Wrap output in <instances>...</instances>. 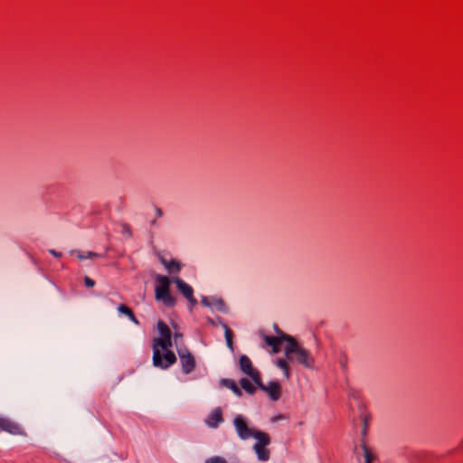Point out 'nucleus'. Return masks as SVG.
Masks as SVG:
<instances>
[{
  "instance_id": "35",
  "label": "nucleus",
  "mask_w": 463,
  "mask_h": 463,
  "mask_svg": "<svg viewBox=\"0 0 463 463\" xmlns=\"http://www.w3.org/2000/svg\"><path fill=\"white\" fill-rule=\"evenodd\" d=\"M156 214L157 216H161L162 215V211L160 209H156Z\"/></svg>"
},
{
  "instance_id": "14",
  "label": "nucleus",
  "mask_w": 463,
  "mask_h": 463,
  "mask_svg": "<svg viewBox=\"0 0 463 463\" xmlns=\"http://www.w3.org/2000/svg\"><path fill=\"white\" fill-rule=\"evenodd\" d=\"M211 299H212V301H211L212 307L211 308H215L216 310H218L222 313L228 312L226 304L224 303V301L222 298H216V297H211Z\"/></svg>"
},
{
  "instance_id": "26",
  "label": "nucleus",
  "mask_w": 463,
  "mask_h": 463,
  "mask_svg": "<svg viewBox=\"0 0 463 463\" xmlns=\"http://www.w3.org/2000/svg\"><path fill=\"white\" fill-rule=\"evenodd\" d=\"M187 301L189 302L191 307H194L197 304L196 298L192 295V298H187Z\"/></svg>"
},
{
  "instance_id": "27",
  "label": "nucleus",
  "mask_w": 463,
  "mask_h": 463,
  "mask_svg": "<svg viewBox=\"0 0 463 463\" xmlns=\"http://www.w3.org/2000/svg\"><path fill=\"white\" fill-rule=\"evenodd\" d=\"M49 252L55 258H61L62 255L61 252L56 251L55 250H49Z\"/></svg>"
},
{
  "instance_id": "30",
  "label": "nucleus",
  "mask_w": 463,
  "mask_h": 463,
  "mask_svg": "<svg viewBox=\"0 0 463 463\" xmlns=\"http://www.w3.org/2000/svg\"><path fill=\"white\" fill-rule=\"evenodd\" d=\"M128 318H129L133 323H135L136 325H138V324H139V323H138V320L136 318V317H135L134 313H133V314H132V316H130Z\"/></svg>"
},
{
  "instance_id": "12",
  "label": "nucleus",
  "mask_w": 463,
  "mask_h": 463,
  "mask_svg": "<svg viewBox=\"0 0 463 463\" xmlns=\"http://www.w3.org/2000/svg\"><path fill=\"white\" fill-rule=\"evenodd\" d=\"M220 384L225 388L230 389L236 396L242 395L241 390L238 387L237 383L232 379H222Z\"/></svg>"
},
{
  "instance_id": "32",
  "label": "nucleus",
  "mask_w": 463,
  "mask_h": 463,
  "mask_svg": "<svg viewBox=\"0 0 463 463\" xmlns=\"http://www.w3.org/2000/svg\"><path fill=\"white\" fill-rule=\"evenodd\" d=\"M274 330L278 335H281V333H283L276 324L274 325Z\"/></svg>"
},
{
  "instance_id": "8",
  "label": "nucleus",
  "mask_w": 463,
  "mask_h": 463,
  "mask_svg": "<svg viewBox=\"0 0 463 463\" xmlns=\"http://www.w3.org/2000/svg\"><path fill=\"white\" fill-rule=\"evenodd\" d=\"M239 365L241 371L250 377V379L255 383L260 376V372L253 367V364L250 359L246 354H241L239 358Z\"/></svg>"
},
{
  "instance_id": "4",
  "label": "nucleus",
  "mask_w": 463,
  "mask_h": 463,
  "mask_svg": "<svg viewBox=\"0 0 463 463\" xmlns=\"http://www.w3.org/2000/svg\"><path fill=\"white\" fill-rule=\"evenodd\" d=\"M256 443L253 445L252 449L257 455V458L261 462H266L270 458V451L266 447L270 444L269 436L264 432L256 433Z\"/></svg>"
},
{
  "instance_id": "34",
  "label": "nucleus",
  "mask_w": 463,
  "mask_h": 463,
  "mask_svg": "<svg viewBox=\"0 0 463 463\" xmlns=\"http://www.w3.org/2000/svg\"><path fill=\"white\" fill-rule=\"evenodd\" d=\"M282 418H283V417H282V415H279V416H277V417H275V418L273 419V421H276V420H281Z\"/></svg>"
},
{
  "instance_id": "17",
  "label": "nucleus",
  "mask_w": 463,
  "mask_h": 463,
  "mask_svg": "<svg viewBox=\"0 0 463 463\" xmlns=\"http://www.w3.org/2000/svg\"><path fill=\"white\" fill-rule=\"evenodd\" d=\"M276 364L278 367H279L283 371L284 376L287 379H289L290 372H289L288 362L282 358H279L277 360Z\"/></svg>"
},
{
  "instance_id": "3",
  "label": "nucleus",
  "mask_w": 463,
  "mask_h": 463,
  "mask_svg": "<svg viewBox=\"0 0 463 463\" xmlns=\"http://www.w3.org/2000/svg\"><path fill=\"white\" fill-rule=\"evenodd\" d=\"M284 338L287 343L284 352L288 361L297 363L307 369L313 368L315 359L311 353L302 347L293 336H286Z\"/></svg>"
},
{
  "instance_id": "13",
  "label": "nucleus",
  "mask_w": 463,
  "mask_h": 463,
  "mask_svg": "<svg viewBox=\"0 0 463 463\" xmlns=\"http://www.w3.org/2000/svg\"><path fill=\"white\" fill-rule=\"evenodd\" d=\"M286 336H290L289 335H287L285 333H281V335H278V336H269V335H265L264 336V341L265 343L269 345V346H272V345H281L283 342H286V339L284 337Z\"/></svg>"
},
{
  "instance_id": "7",
  "label": "nucleus",
  "mask_w": 463,
  "mask_h": 463,
  "mask_svg": "<svg viewBox=\"0 0 463 463\" xmlns=\"http://www.w3.org/2000/svg\"><path fill=\"white\" fill-rule=\"evenodd\" d=\"M177 353L184 373H192L195 367V361L191 352L186 347H180L177 348Z\"/></svg>"
},
{
  "instance_id": "16",
  "label": "nucleus",
  "mask_w": 463,
  "mask_h": 463,
  "mask_svg": "<svg viewBox=\"0 0 463 463\" xmlns=\"http://www.w3.org/2000/svg\"><path fill=\"white\" fill-rule=\"evenodd\" d=\"M241 388L249 394H254L256 392V386H254L247 378H241L240 380Z\"/></svg>"
},
{
  "instance_id": "18",
  "label": "nucleus",
  "mask_w": 463,
  "mask_h": 463,
  "mask_svg": "<svg viewBox=\"0 0 463 463\" xmlns=\"http://www.w3.org/2000/svg\"><path fill=\"white\" fill-rule=\"evenodd\" d=\"M157 330L162 337H168L171 336V331L167 325L163 321L157 322Z\"/></svg>"
},
{
  "instance_id": "31",
  "label": "nucleus",
  "mask_w": 463,
  "mask_h": 463,
  "mask_svg": "<svg viewBox=\"0 0 463 463\" xmlns=\"http://www.w3.org/2000/svg\"><path fill=\"white\" fill-rule=\"evenodd\" d=\"M182 337H183L182 334H179V333L175 334V342L176 345L178 344V339L182 338Z\"/></svg>"
},
{
  "instance_id": "37",
  "label": "nucleus",
  "mask_w": 463,
  "mask_h": 463,
  "mask_svg": "<svg viewBox=\"0 0 463 463\" xmlns=\"http://www.w3.org/2000/svg\"><path fill=\"white\" fill-rule=\"evenodd\" d=\"M341 366H342V367H345V361H342V362H341Z\"/></svg>"
},
{
  "instance_id": "6",
  "label": "nucleus",
  "mask_w": 463,
  "mask_h": 463,
  "mask_svg": "<svg viewBox=\"0 0 463 463\" xmlns=\"http://www.w3.org/2000/svg\"><path fill=\"white\" fill-rule=\"evenodd\" d=\"M258 388L265 392L271 401H278L281 395V386L278 381H270L267 384L261 381V376L254 383Z\"/></svg>"
},
{
  "instance_id": "29",
  "label": "nucleus",
  "mask_w": 463,
  "mask_h": 463,
  "mask_svg": "<svg viewBox=\"0 0 463 463\" xmlns=\"http://www.w3.org/2000/svg\"><path fill=\"white\" fill-rule=\"evenodd\" d=\"M226 345H227V346H228V348L230 350H232V351L233 350V342H232V340H229L228 339V341H226Z\"/></svg>"
},
{
  "instance_id": "11",
  "label": "nucleus",
  "mask_w": 463,
  "mask_h": 463,
  "mask_svg": "<svg viewBox=\"0 0 463 463\" xmlns=\"http://www.w3.org/2000/svg\"><path fill=\"white\" fill-rule=\"evenodd\" d=\"M160 261L170 274L178 273L181 270L182 264L176 260H167L160 258Z\"/></svg>"
},
{
  "instance_id": "20",
  "label": "nucleus",
  "mask_w": 463,
  "mask_h": 463,
  "mask_svg": "<svg viewBox=\"0 0 463 463\" xmlns=\"http://www.w3.org/2000/svg\"><path fill=\"white\" fill-rule=\"evenodd\" d=\"M120 226L122 228V231H121L122 234L125 235L128 239L132 238V231H131L130 226L127 223H121Z\"/></svg>"
},
{
  "instance_id": "36",
  "label": "nucleus",
  "mask_w": 463,
  "mask_h": 463,
  "mask_svg": "<svg viewBox=\"0 0 463 463\" xmlns=\"http://www.w3.org/2000/svg\"><path fill=\"white\" fill-rule=\"evenodd\" d=\"M208 322L211 323V324H214L213 320L212 318H208Z\"/></svg>"
},
{
  "instance_id": "1",
  "label": "nucleus",
  "mask_w": 463,
  "mask_h": 463,
  "mask_svg": "<svg viewBox=\"0 0 463 463\" xmlns=\"http://www.w3.org/2000/svg\"><path fill=\"white\" fill-rule=\"evenodd\" d=\"M156 282L158 285L155 288L156 299L162 301L167 307L175 305V298L170 294L169 290L171 282L176 285V288L185 298H192V295H194L193 288L178 277L169 279L164 275H157Z\"/></svg>"
},
{
  "instance_id": "10",
  "label": "nucleus",
  "mask_w": 463,
  "mask_h": 463,
  "mask_svg": "<svg viewBox=\"0 0 463 463\" xmlns=\"http://www.w3.org/2000/svg\"><path fill=\"white\" fill-rule=\"evenodd\" d=\"M222 420L223 419L221 408H215L208 416L205 422L210 428L215 429L221 422H222Z\"/></svg>"
},
{
  "instance_id": "28",
  "label": "nucleus",
  "mask_w": 463,
  "mask_h": 463,
  "mask_svg": "<svg viewBox=\"0 0 463 463\" xmlns=\"http://www.w3.org/2000/svg\"><path fill=\"white\" fill-rule=\"evenodd\" d=\"M366 432H367V421H366V419L364 420V425H363V430H362V436H365L366 435Z\"/></svg>"
},
{
  "instance_id": "24",
  "label": "nucleus",
  "mask_w": 463,
  "mask_h": 463,
  "mask_svg": "<svg viewBox=\"0 0 463 463\" xmlns=\"http://www.w3.org/2000/svg\"><path fill=\"white\" fill-rule=\"evenodd\" d=\"M211 301H212L211 297H205V296L202 297L201 303L203 306H204L206 307H212Z\"/></svg>"
},
{
  "instance_id": "2",
  "label": "nucleus",
  "mask_w": 463,
  "mask_h": 463,
  "mask_svg": "<svg viewBox=\"0 0 463 463\" xmlns=\"http://www.w3.org/2000/svg\"><path fill=\"white\" fill-rule=\"evenodd\" d=\"M171 336L159 337L154 340L153 365L161 369H167L176 362L175 354L168 350L172 347Z\"/></svg>"
},
{
  "instance_id": "22",
  "label": "nucleus",
  "mask_w": 463,
  "mask_h": 463,
  "mask_svg": "<svg viewBox=\"0 0 463 463\" xmlns=\"http://www.w3.org/2000/svg\"><path fill=\"white\" fill-rule=\"evenodd\" d=\"M204 463H227V460L220 456H213L211 458H208Z\"/></svg>"
},
{
  "instance_id": "25",
  "label": "nucleus",
  "mask_w": 463,
  "mask_h": 463,
  "mask_svg": "<svg viewBox=\"0 0 463 463\" xmlns=\"http://www.w3.org/2000/svg\"><path fill=\"white\" fill-rule=\"evenodd\" d=\"M84 283H85V286L88 288H93L95 286V281L87 276L84 278Z\"/></svg>"
},
{
  "instance_id": "19",
  "label": "nucleus",
  "mask_w": 463,
  "mask_h": 463,
  "mask_svg": "<svg viewBox=\"0 0 463 463\" xmlns=\"http://www.w3.org/2000/svg\"><path fill=\"white\" fill-rule=\"evenodd\" d=\"M76 253H77L78 259H80L81 260L99 256L97 253L92 252V251H76Z\"/></svg>"
},
{
  "instance_id": "15",
  "label": "nucleus",
  "mask_w": 463,
  "mask_h": 463,
  "mask_svg": "<svg viewBox=\"0 0 463 463\" xmlns=\"http://www.w3.org/2000/svg\"><path fill=\"white\" fill-rule=\"evenodd\" d=\"M361 448L364 458V463H373V461L376 459V455L373 452V450L370 448H368L365 445L364 441L361 444Z\"/></svg>"
},
{
  "instance_id": "33",
  "label": "nucleus",
  "mask_w": 463,
  "mask_h": 463,
  "mask_svg": "<svg viewBox=\"0 0 463 463\" xmlns=\"http://www.w3.org/2000/svg\"><path fill=\"white\" fill-rule=\"evenodd\" d=\"M271 347H272V352H273L274 354L279 353V345H272Z\"/></svg>"
},
{
  "instance_id": "9",
  "label": "nucleus",
  "mask_w": 463,
  "mask_h": 463,
  "mask_svg": "<svg viewBox=\"0 0 463 463\" xmlns=\"http://www.w3.org/2000/svg\"><path fill=\"white\" fill-rule=\"evenodd\" d=\"M0 430L11 434H18L21 429L17 423L10 420L7 418L0 416Z\"/></svg>"
},
{
  "instance_id": "5",
  "label": "nucleus",
  "mask_w": 463,
  "mask_h": 463,
  "mask_svg": "<svg viewBox=\"0 0 463 463\" xmlns=\"http://www.w3.org/2000/svg\"><path fill=\"white\" fill-rule=\"evenodd\" d=\"M233 426L238 437L242 440L255 438L256 433L261 432V430L250 428L246 419L242 415H237L233 419Z\"/></svg>"
},
{
  "instance_id": "21",
  "label": "nucleus",
  "mask_w": 463,
  "mask_h": 463,
  "mask_svg": "<svg viewBox=\"0 0 463 463\" xmlns=\"http://www.w3.org/2000/svg\"><path fill=\"white\" fill-rule=\"evenodd\" d=\"M118 311L125 316H127L128 317H129L130 316H132L133 314V311L126 305H120L118 307Z\"/></svg>"
},
{
  "instance_id": "23",
  "label": "nucleus",
  "mask_w": 463,
  "mask_h": 463,
  "mask_svg": "<svg viewBox=\"0 0 463 463\" xmlns=\"http://www.w3.org/2000/svg\"><path fill=\"white\" fill-rule=\"evenodd\" d=\"M222 327L224 329L225 340L226 341H228V339L232 340V337H233L232 331L228 327V326L226 324H222Z\"/></svg>"
},
{
  "instance_id": "38",
  "label": "nucleus",
  "mask_w": 463,
  "mask_h": 463,
  "mask_svg": "<svg viewBox=\"0 0 463 463\" xmlns=\"http://www.w3.org/2000/svg\"><path fill=\"white\" fill-rule=\"evenodd\" d=\"M217 324H221L222 326V320L221 318H219V321H217Z\"/></svg>"
}]
</instances>
